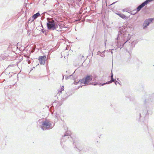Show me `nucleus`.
Here are the masks:
<instances>
[{
    "label": "nucleus",
    "instance_id": "1a4fd4ad",
    "mask_svg": "<svg viewBox=\"0 0 154 154\" xmlns=\"http://www.w3.org/2000/svg\"><path fill=\"white\" fill-rule=\"evenodd\" d=\"M116 14L123 19H126V17L123 14H121L118 13H116Z\"/></svg>",
    "mask_w": 154,
    "mask_h": 154
},
{
    "label": "nucleus",
    "instance_id": "9d476101",
    "mask_svg": "<svg viewBox=\"0 0 154 154\" xmlns=\"http://www.w3.org/2000/svg\"><path fill=\"white\" fill-rule=\"evenodd\" d=\"M28 63L29 64H30V62L29 61H28Z\"/></svg>",
    "mask_w": 154,
    "mask_h": 154
},
{
    "label": "nucleus",
    "instance_id": "423d86ee",
    "mask_svg": "<svg viewBox=\"0 0 154 154\" xmlns=\"http://www.w3.org/2000/svg\"><path fill=\"white\" fill-rule=\"evenodd\" d=\"M111 80L110 81H108V82H107L106 83H103V84H102V85H104L105 84H106L111 83L112 82H113L114 80V79H113V75L111 73Z\"/></svg>",
    "mask_w": 154,
    "mask_h": 154
},
{
    "label": "nucleus",
    "instance_id": "f257e3e1",
    "mask_svg": "<svg viewBox=\"0 0 154 154\" xmlns=\"http://www.w3.org/2000/svg\"><path fill=\"white\" fill-rule=\"evenodd\" d=\"M92 79L91 75H88L85 78L79 80V81L75 83V84H81L88 85L91 81Z\"/></svg>",
    "mask_w": 154,
    "mask_h": 154
},
{
    "label": "nucleus",
    "instance_id": "6e6552de",
    "mask_svg": "<svg viewBox=\"0 0 154 154\" xmlns=\"http://www.w3.org/2000/svg\"><path fill=\"white\" fill-rule=\"evenodd\" d=\"M40 15V14L38 12L36 14H34L32 16V18L34 20L37 18Z\"/></svg>",
    "mask_w": 154,
    "mask_h": 154
},
{
    "label": "nucleus",
    "instance_id": "0eeeda50",
    "mask_svg": "<svg viewBox=\"0 0 154 154\" xmlns=\"http://www.w3.org/2000/svg\"><path fill=\"white\" fill-rule=\"evenodd\" d=\"M64 90L63 86H62L60 88L58 89L57 94L60 95L62 91Z\"/></svg>",
    "mask_w": 154,
    "mask_h": 154
},
{
    "label": "nucleus",
    "instance_id": "9b49d317",
    "mask_svg": "<svg viewBox=\"0 0 154 154\" xmlns=\"http://www.w3.org/2000/svg\"><path fill=\"white\" fill-rule=\"evenodd\" d=\"M114 3H115V2L113 3H112L111 5H112Z\"/></svg>",
    "mask_w": 154,
    "mask_h": 154
},
{
    "label": "nucleus",
    "instance_id": "39448f33",
    "mask_svg": "<svg viewBox=\"0 0 154 154\" xmlns=\"http://www.w3.org/2000/svg\"><path fill=\"white\" fill-rule=\"evenodd\" d=\"M46 58L45 56H40L39 57L38 60L41 64H45V63L46 59Z\"/></svg>",
    "mask_w": 154,
    "mask_h": 154
},
{
    "label": "nucleus",
    "instance_id": "f03ea898",
    "mask_svg": "<svg viewBox=\"0 0 154 154\" xmlns=\"http://www.w3.org/2000/svg\"><path fill=\"white\" fill-rule=\"evenodd\" d=\"M51 123L48 120H46L43 122L41 126V128L43 130L48 129L50 128Z\"/></svg>",
    "mask_w": 154,
    "mask_h": 154
},
{
    "label": "nucleus",
    "instance_id": "20e7f679",
    "mask_svg": "<svg viewBox=\"0 0 154 154\" xmlns=\"http://www.w3.org/2000/svg\"><path fill=\"white\" fill-rule=\"evenodd\" d=\"M153 20H154V18L149 19L146 20L143 24V28H146L147 26H148Z\"/></svg>",
    "mask_w": 154,
    "mask_h": 154
},
{
    "label": "nucleus",
    "instance_id": "f8f14e48",
    "mask_svg": "<svg viewBox=\"0 0 154 154\" xmlns=\"http://www.w3.org/2000/svg\"><path fill=\"white\" fill-rule=\"evenodd\" d=\"M100 85H102V84H100Z\"/></svg>",
    "mask_w": 154,
    "mask_h": 154
},
{
    "label": "nucleus",
    "instance_id": "7ed1b4c3",
    "mask_svg": "<svg viewBox=\"0 0 154 154\" xmlns=\"http://www.w3.org/2000/svg\"><path fill=\"white\" fill-rule=\"evenodd\" d=\"M47 26L49 29H54L55 28L54 21L53 20H50L47 23Z\"/></svg>",
    "mask_w": 154,
    "mask_h": 154
}]
</instances>
